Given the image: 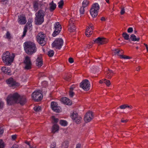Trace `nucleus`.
<instances>
[{
	"instance_id": "1",
	"label": "nucleus",
	"mask_w": 148,
	"mask_h": 148,
	"mask_svg": "<svg viewBox=\"0 0 148 148\" xmlns=\"http://www.w3.org/2000/svg\"><path fill=\"white\" fill-rule=\"evenodd\" d=\"M6 100L9 105L17 103L23 105L26 102V99L25 96H21L17 93L9 95L8 97Z\"/></svg>"
},
{
	"instance_id": "2",
	"label": "nucleus",
	"mask_w": 148,
	"mask_h": 148,
	"mask_svg": "<svg viewBox=\"0 0 148 148\" xmlns=\"http://www.w3.org/2000/svg\"><path fill=\"white\" fill-rule=\"evenodd\" d=\"M24 49L28 54H32L36 51V45L33 42L30 41L25 42L24 43Z\"/></svg>"
},
{
	"instance_id": "3",
	"label": "nucleus",
	"mask_w": 148,
	"mask_h": 148,
	"mask_svg": "<svg viewBox=\"0 0 148 148\" xmlns=\"http://www.w3.org/2000/svg\"><path fill=\"white\" fill-rule=\"evenodd\" d=\"M15 57L13 53H10L8 51L4 53L2 56V60L4 63L8 65H10L14 60Z\"/></svg>"
},
{
	"instance_id": "4",
	"label": "nucleus",
	"mask_w": 148,
	"mask_h": 148,
	"mask_svg": "<svg viewBox=\"0 0 148 148\" xmlns=\"http://www.w3.org/2000/svg\"><path fill=\"white\" fill-rule=\"evenodd\" d=\"M45 14L44 11L40 10L36 13L35 22L36 25L41 24L44 21V17Z\"/></svg>"
},
{
	"instance_id": "5",
	"label": "nucleus",
	"mask_w": 148,
	"mask_h": 148,
	"mask_svg": "<svg viewBox=\"0 0 148 148\" xmlns=\"http://www.w3.org/2000/svg\"><path fill=\"white\" fill-rule=\"evenodd\" d=\"M63 43V41L62 39H56L52 44V47L60 49L62 47Z\"/></svg>"
},
{
	"instance_id": "6",
	"label": "nucleus",
	"mask_w": 148,
	"mask_h": 148,
	"mask_svg": "<svg viewBox=\"0 0 148 148\" xmlns=\"http://www.w3.org/2000/svg\"><path fill=\"white\" fill-rule=\"evenodd\" d=\"M33 99L36 101L41 100L42 98V94L40 90H36L34 92L32 95Z\"/></svg>"
},
{
	"instance_id": "7",
	"label": "nucleus",
	"mask_w": 148,
	"mask_h": 148,
	"mask_svg": "<svg viewBox=\"0 0 148 148\" xmlns=\"http://www.w3.org/2000/svg\"><path fill=\"white\" fill-rule=\"evenodd\" d=\"M107 40L106 39L103 38H101L99 37L96 39L95 40H94L93 42L90 43V44L87 46L89 48L91 47L93 43H95L99 45L107 43Z\"/></svg>"
},
{
	"instance_id": "8",
	"label": "nucleus",
	"mask_w": 148,
	"mask_h": 148,
	"mask_svg": "<svg viewBox=\"0 0 148 148\" xmlns=\"http://www.w3.org/2000/svg\"><path fill=\"white\" fill-rule=\"evenodd\" d=\"M80 86L84 90L88 91L90 89V84L88 80L85 79L82 82Z\"/></svg>"
},
{
	"instance_id": "9",
	"label": "nucleus",
	"mask_w": 148,
	"mask_h": 148,
	"mask_svg": "<svg viewBox=\"0 0 148 148\" xmlns=\"http://www.w3.org/2000/svg\"><path fill=\"white\" fill-rule=\"evenodd\" d=\"M45 35L41 32L39 33L37 36V41L42 46H43L45 44Z\"/></svg>"
},
{
	"instance_id": "10",
	"label": "nucleus",
	"mask_w": 148,
	"mask_h": 148,
	"mask_svg": "<svg viewBox=\"0 0 148 148\" xmlns=\"http://www.w3.org/2000/svg\"><path fill=\"white\" fill-rule=\"evenodd\" d=\"M55 31L52 34L53 37H55L59 34L62 29V27L59 22L56 23L54 25Z\"/></svg>"
},
{
	"instance_id": "11",
	"label": "nucleus",
	"mask_w": 148,
	"mask_h": 148,
	"mask_svg": "<svg viewBox=\"0 0 148 148\" xmlns=\"http://www.w3.org/2000/svg\"><path fill=\"white\" fill-rule=\"evenodd\" d=\"M6 82L7 84L10 87H16L18 86L20 84L19 83L17 82L12 78H10L6 80Z\"/></svg>"
},
{
	"instance_id": "12",
	"label": "nucleus",
	"mask_w": 148,
	"mask_h": 148,
	"mask_svg": "<svg viewBox=\"0 0 148 148\" xmlns=\"http://www.w3.org/2000/svg\"><path fill=\"white\" fill-rule=\"evenodd\" d=\"M25 67V69L28 70L31 69L32 64L30 59L28 57H26L24 61Z\"/></svg>"
},
{
	"instance_id": "13",
	"label": "nucleus",
	"mask_w": 148,
	"mask_h": 148,
	"mask_svg": "<svg viewBox=\"0 0 148 148\" xmlns=\"http://www.w3.org/2000/svg\"><path fill=\"white\" fill-rule=\"evenodd\" d=\"M71 117L73 121L77 123H80L81 118L78 115L76 112H74L71 115Z\"/></svg>"
},
{
	"instance_id": "14",
	"label": "nucleus",
	"mask_w": 148,
	"mask_h": 148,
	"mask_svg": "<svg viewBox=\"0 0 148 148\" xmlns=\"http://www.w3.org/2000/svg\"><path fill=\"white\" fill-rule=\"evenodd\" d=\"M51 108L54 111L57 112H59L60 111V108L58 106V104L56 102H51Z\"/></svg>"
},
{
	"instance_id": "15",
	"label": "nucleus",
	"mask_w": 148,
	"mask_h": 148,
	"mask_svg": "<svg viewBox=\"0 0 148 148\" xmlns=\"http://www.w3.org/2000/svg\"><path fill=\"white\" fill-rule=\"evenodd\" d=\"M112 51L115 55H117L120 56V58L123 59H129L131 58L128 56H125L124 55H121L119 54V52H121L119 49H112Z\"/></svg>"
},
{
	"instance_id": "16",
	"label": "nucleus",
	"mask_w": 148,
	"mask_h": 148,
	"mask_svg": "<svg viewBox=\"0 0 148 148\" xmlns=\"http://www.w3.org/2000/svg\"><path fill=\"white\" fill-rule=\"evenodd\" d=\"M32 20L30 19L29 21H28V22L26 24V26L25 27L24 29L23 35L22 36V37H24L25 36L27 32V29L28 28H30L32 26Z\"/></svg>"
},
{
	"instance_id": "17",
	"label": "nucleus",
	"mask_w": 148,
	"mask_h": 148,
	"mask_svg": "<svg viewBox=\"0 0 148 148\" xmlns=\"http://www.w3.org/2000/svg\"><path fill=\"white\" fill-rule=\"evenodd\" d=\"M93 116L92 112H88L86 113L84 116V120L86 122L90 121L93 118Z\"/></svg>"
},
{
	"instance_id": "18",
	"label": "nucleus",
	"mask_w": 148,
	"mask_h": 148,
	"mask_svg": "<svg viewBox=\"0 0 148 148\" xmlns=\"http://www.w3.org/2000/svg\"><path fill=\"white\" fill-rule=\"evenodd\" d=\"M18 23L20 25H23L27 22L26 18L23 15H19L18 16Z\"/></svg>"
},
{
	"instance_id": "19",
	"label": "nucleus",
	"mask_w": 148,
	"mask_h": 148,
	"mask_svg": "<svg viewBox=\"0 0 148 148\" xmlns=\"http://www.w3.org/2000/svg\"><path fill=\"white\" fill-rule=\"evenodd\" d=\"M61 101L64 104L68 105H71L72 104L71 101L66 97H63L61 99Z\"/></svg>"
},
{
	"instance_id": "20",
	"label": "nucleus",
	"mask_w": 148,
	"mask_h": 148,
	"mask_svg": "<svg viewBox=\"0 0 148 148\" xmlns=\"http://www.w3.org/2000/svg\"><path fill=\"white\" fill-rule=\"evenodd\" d=\"M43 64L41 56H38L36 60V64L38 67H40Z\"/></svg>"
},
{
	"instance_id": "21",
	"label": "nucleus",
	"mask_w": 148,
	"mask_h": 148,
	"mask_svg": "<svg viewBox=\"0 0 148 148\" xmlns=\"http://www.w3.org/2000/svg\"><path fill=\"white\" fill-rule=\"evenodd\" d=\"M114 73L111 70L108 69L106 71V77L108 79H110L113 75Z\"/></svg>"
},
{
	"instance_id": "22",
	"label": "nucleus",
	"mask_w": 148,
	"mask_h": 148,
	"mask_svg": "<svg viewBox=\"0 0 148 148\" xmlns=\"http://www.w3.org/2000/svg\"><path fill=\"white\" fill-rule=\"evenodd\" d=\"M90 12L91 16L93 18H95L98 15V12L92 8H91L90 10Z\"/></svg>"
},
{
	"instance_id": "23",
	"label": "nucleus",
	"mask_w": 148,
	"mask_h": 148,
	"mask_svg": "<svg viewBox=\"0 0 148 148\" xmlns=\"http://www.w3.org/2000/svg\"><path fill=\"white\" fill-rule=\"evenodd\" d=\"M2 71L5 73L9 75L11 73L10 69L8 67L3 66L1 68Z\"/></svg>"
},
{
	"instance_id": "24",
	"label": "nucleus",
	"mask_w": 148,
	"mask_h": 148,
	"mask_svg": "<svg viewBox=\"0 0 148 148\" xmlns=\"http://www.w3.org/2000/svg\"><path fill=\"white\" fill-rule=\"evenodd\" d=\"M93 33V31L91 29L89 26L87 27L85 32V35L88 37H89Z\"/></svg>"
},
{
	"instance_id": "25",
	"label": "nucleus",
	"mask_w": 148,
	"mask_h": 148,
	"mask_svg": "<svg viewBox=\"0 0 148 148\" xmlns=\"http://www.w3.org/2000/svg\"><path fill=\"white\" fill-rule=\"evenodd\" d=\"M49 10L51 11H52L54 10L56 8V5L55 3L53 1H52L51 2L49 3Z\"/></svg>"
},
{
	"instance_id": "26",
	"label": "nucleus",
	"mask_w": 148,
	"mask_h": 148,
	"mask_svg": "<svg viewBox=\"0 0 148 148\" xmlns=\"http://www.w3.org/2000/svg\"><path fill=\"white\" fill-rule=\"evenodd\" d=\"M59 129V126L56 124H54L52 126L51 131L53 133H55L56 132H58Z\"/></svg>"
},
{
	"instance_id": "27",
	"label": "nucleus",
	"mask_w": 148,
	"mask_h": 148,
	"mask_svg": "<svg viewBox=\"0 0 148 148\" xmlns=\"http://www.w3.org/2000/svg\"><path fill=\"white\" fill-rule=\"evenodd\" d=\"M91 8H93L94 10H96V11L98 12L100 8L99 5L97 3L93 4L92 5Z\"/></svg>"
},
{
	"instance_id": "28",
	"label": "nucleus",
	"mask_w": 148,
	"mask_h": 148,
	"mask_svg": "<svg viewBox=\"0 0 148 148\" xmlns=\"http://www.w3.org/2000/svg\"><path fill=\"white\" fill-rule=\"evenodd\" d=\"M75 88V86L74 85H72L70 87L69 90V96L71 97H73L74 95V93L73 92L74 89Z\"/></svg>"
},
{
	"instance_id": "29",
	"label": "nucleus",
	"mask_w": 148,
	"mask_h": 148,
	"mask_svg": "<svg viewBox=\"0 0 148 148\" xmlns=\"http://www.w3.org/2000/svg\"><path fill=\"white\" fill-rule=\"evenodd\" d=\"M75 29V27L74 25L71 24L69 25L68 30L70 32H74Z\"/></svg>"
},
{
	"instance_id": "30",
	"label": "nucleus",
	"mask_w": 148,
	"mask_h": 148,
	"mask_svg": "<svg viewBox=\"0 0 148 148\" xmlns=\"http://www.w3.org/2000/svg\"><path fill=\"white\" fill-rule=\"evenodd\" d=\"M127 108H128L130 109H131L132 108V106H129L128 105H123L119 107L121 109H125Z\"/></svg>"
},
{
	"instance_id": "31",
	"label": "nucleus",
	"mask_w": 148,
	"mask_h": 148,
	"mask_svg": "<svg viewBox=\"0 0 148 148\" xmlns=\"http://www.w3.org/2000/svg\"><path fill=\"white\" fill-rule=\"evenodd\" d=\"M130 38L131 40L134 41H138L140 38H137L136 36L132 34Z\"/></svg>"
},
{
	"instance_id": "32",
	"label": "nucleus",
	"mask_w": 148,
	"mask_h": 148,
	"mask_svg": "<svg viewBox=\"0 0 148 148\" xmlns=\"http://www.w3.org/2000/svg\"><path fill=\"white\" fill-rule=\"evenodd\" d=\"M82 7L85 8L88 6L89 4V2L88 0H84L82 3Z\"/></svg>"
},
{
	"instance_id": "33",
	"label": "nucleus",
	"mask_w": 148,
	"mask_h": 148,
	"mask_svg": "<svg viewBox=\"0 0 148 148\" xmlns=\"http://www.w3.org/2000/svg\"><path fill=\"white\" fill-rule=\"evenodd\" d=\"M91 71L93 72H95L98 70V67L97 66H92L90 68Z\"/></svg>"
},
{
	"instance_id": "34",
	"label": "nucleus",
	"mask_w": 148,
	"mask_h": 148,
	"mask_svg": "<svg viewBox=\"0 0 148 148\" xmlns=\"http://www.w3.org/2000/svg\"><path fill=\"white\" fill-rule=\"evenodd\" d=\"M60 123L62 126H66L67 125V122L66 121L64 120H60Z\"/></svg>"
},
{
	"instance_id": "35",
	"label": "nucleus",
	"mask_w": 148,
	"mask_h": 148,
	"mask_svg": "<svg viewBox=\"0 0 148 148\" xmlns=\"http://www.w3.org/2000/svg\"><path fill=\"white\" fill-rule=\"evenodd\" d=\"M64 3V1L62 0H61L60 1L58 2V7L62 9V7Z\"/></svg>"
},
{
	"instance_id": "36",
	"label": "nucleus",
	"mask_w": 148,
	"mask_h": 148,
	"mask_svg": "<svg viewBox=\"0 0 148 148\" xmlns=\"http://www.w3.org/2000/svg\"><path fill=\"white\" fill-rule=\"evenodd\" d=\"M54 54V52L53 50H50L49 51L48 53V55L50 57H52L53 56Z\"/></svg>"
},
{
	"instance_id": "37",
	"label": "nucleus",
	"mask_w": 148,
	"mask_h": 148,
	"mask_svg": "<svg viewBox=\"0 0 148 148\" xmlns=\"http://www.w3.org/2000/svg\"><path fill=\"white\" fill-rule=\"evenodd\" d=\"M123 36L124 38L126 40H128L129 39V36L126 33H123Z\"/></svg>"
},
{
	"instance_id": "38",
	"label": "nucleus",
	"mask_w": 148,
	"mask_h": 148,
	"mask_svg": "<svg viewBox=\"0 0 148 148\" xmlns=\"http://www.w3.org/2000/svg\"><path fill=\"white\" fill-rule=\"evenodd\" d=\"M52 122L54 123H57L58 121V119L56 118L54 116H52L51 117Z\"/></svg>"
},
{
	"instance_id": "39",
	"label": "nucleus",
	"mask_w": 148,
	"mask_h": 148,
	"mask_svg": "<svg viewBox=\"0 0 148 148\" xmlns=\"http://www.w3.org/2000/svg\"><path fill=\"white\" fill-rule=\"evenodd\" d=\"M41 108L40 106H36L34 108V110L36 112H39L41 110Z\"/></svg>"
},
{
	"instance_id": "40",
	"label": "nucleus",
	"mask_w": 148,
	"mask_h": 148,
	"mask_svg": "<svg viewBox=\"0 0 148 148\" xmlns=\"http://www.w3.org/2000/svg\"><path fill=\"white\" fill-rule=\"evenodd\" d=\"M34 10L37 11L38 9V3L37 2H35L34 4Z\"/></svg>"
},
{
	"instance_id": "41",
	"label": "nucleus",
	"mask_w": 148,
	"mask_h": 148,
	"mask_svg": "<svg viewBox=\"0 0 148 148\" xmlns=\"http://www.w3.org/2000/svg\"><path fill=\"white\" fill-rule=\"evenodd\" d=\"M5 147L4 143L1 139H0V148H4Z\"/></svg>"
},
{
	"instance_id": "42",
	"label": "nucleus",
	"mask_w": 148,
	"mask_h": 148,
	"mask_svg": "<svg viewBox=\"0 0 148 148\" xmlns=\"http://www.w3.org/2000/svg\"><path fill=\"white\" fill-rule=\"evenodd\" d=\"M104 83L106 84V86H108L110 85V81L108 80H107L105 79V80L104 82Z\"/></svg>"
},
{
	"instance_id": "43",
	"label": "nucleus",
	"mask_w": 148,
	"mask_h": 148,
	"mask_svg": "<svg viewBox=\"0 0 148 148\" xmlns=\"http://www.w3.org/2000/svg\"><path fill=\"white\" fill-rule=\"evenodd\" d=\"M84 8L83 7H81L79 10L80 13L81 14H83L84 12Z\"/></svg>"
},
{
	"instance_id": "44",
	"label": "nucleus",
	"mask_w": 148,
	"mask_h": 148,
	"mask_svg": "<svg viewBox=\"0 0 148 148\" xmlns=\"http://www.w3.org/2000/svg\"><path fill=\"white\" fill-rule=\"evenodd\" d=\"M69 143L68 141H65L62 143V145L65 148H67L68 146Z\"/></svg>"
},
{
	"instance_id": "45",
	"label": "nucleus",
	"mask_w": 148,
	"mask_h": 148,
	"mask_svg": "<svg viewBox=\"0 0 148 148\" xmlns=\"http://www.w3.org/2000/svg\"><path fill=\"white\" fill-rule=\"evenodd\" d=\"M125 12V9L123 7H122L121 8V11L120 13L121 15L123 14Z\"/></svg>"
},
{
	"instance_id": "46",
	"label": "nucleus",
	"mask_w": 148,
	"mask_h": 148,
	"mask_svg": "<svg viewBox=\"0 0 148 148\" xmlns=\"http://www.w3.org/2000/svg\"><path fill=\"white\" fill-rule=\"evenodd\" d=\"M6 38L8 39H10L11 38V36L10 33L7 32L6 34Z\"/></svg>"
},
{
	"instance_id": "47",
	"label": "nucleus",
	"mask_w": 148,
	"mask_h": 148,
	"mask_svg": "<svg viewBox=\"0 0 148 148\" xmlns=\"http://www.w3.org/2000/svg\"><path fill=\"white\" fill-rule=\"evenodd\" d=\"M25 143L28 145L30 148H35L36 147L35 146H32L29 143V142L26 141L25 142Z\"/></svg>"
},
{
	"instance_id": "48",
	"label": "nucleus",
	"mask_w": 148,
	"mask_h": 148,
	"mask_svg": "<svg viewBox=\"0 0 148 148\" xmlns=\"http://www.w3.org/2000/svg\"><path fill=\"white\" fill-rule=\"evenodd\" d=\"M56 143L55 142L52 143L50 146V148H56Z\"/></svg>"
},
{
	"instance_id": "49",
	"label": "nucleus",
	"mask_w": 148,
	"mask_h": 148,
	"mask_svg": "<svg viewBox=\"0 0 148 148\" xmlns=\"http://www.w3.org/2000/svg\"><path fill=\"white\" fill-rule=\"evenodd\" d=\"M74 19L73 18H71L69 21V25H71V24L74 25Z\"/></svg>"
},
{
	"instance_id": "50",
	"label": "nucleus",
	"mask_w": 148,
	"mask_h": 148,
	"mask_svg": "<svg viewBox=\"0 0 148 148\" xmlns=\"http://www.w3.org/2000/svg\"><path fill=\"white\" fill-rule=\"evenodd\" d=\"M17 137V135L16 134L13 135L11 136V138L12 140H15Z\"/></svg>"
},
{
	"instance_id": "51",
	"label": "nucleus",
	"mask_w": 148,
	"mask_h": 148,
	"mask_svg": "<svg viewBox=\"0 0 148 148\" xmlns=\"http://www.w3.org/2000/svg\"><path fill=\"white\" fill-rule=\"evenodd\" d=\"M128 33H131L133 31V29L132 27H130L128 28L127 30Z\"/></svg>"
},
{
	"instance_id": "52",
	"label": "nucleus",
	"mask_w": 148,
	"mask_h": 148,
	"mask_svg": "<svg viewBox=\"0 0 148 148\" xmlns=\"http://www.w3.org/2000/svg\"><path fill=\"white\" fill-rule=\"evenodd\" d=\"M1 2L3 4H5L7 3L8 2V0H1Z\"/></svg>"
},
{
	"instance_id": "53",
	"label": "nucleus",
	"mask_w": 148,
	"mask_h": 148,
	"mask_svg": "<svg viewBox=\"0 0 148 148\" xmlns=\"http://www.w3.org/2000/svg\"><path fill=\"white\" fill-rule=\"evenodd\" d=\"M64 79L66 81H69L70 79V77L68 76H66L64 77Z\"/></svg>"
},
{
	"instance_id": "54",
	"label": "nucleus",
	"mask_w": 148,
	"mask_h": 148,
	"mask_svg": "<svg viewBox=\"0 0 148 148\" xmlns=\"http://www.w3.org/2000/svg\"><path fill=\"white\" fill-rule=\"evenodd\" d=\"M69 62L71 63H72L73 62V59L71 58H69Z\"/></svg>"
},
{
	"instance_id": "55",
	"label": "nucleus",
	"mask_w": 148,
	"mask_h": 148,
	"mask_svg": "<svg viewBox=\"0 0 148 148\" xmlns=\"http://www.w3.org/2000/svg\"><path fill=\"white\" fill-rule=\"evenodd\" d=\"M3 132V130L2 127H0V135L2 134Z\"/></svg>"
},
{
	"instance_id": "56",
	"label": "nucleus",
	"mask_w": 148,
	"mask_h": 148,
	"mask_svg": "<svg viewBox=\"0 0 148 148\" xmlns=\"http://www.w3.org/2000/svg\"><path fill=\"white\" fill-rule=\"evenodd\" d=\"M144 45L145 46L147 50V52L148 53V45L147 44L145 43H144Z\"/></svg>"
},
{
	"instance_id": "57",
	"label": "nucleus",
	"mask_w": 148,
	"mask_h": 148,
	"mask_svg": "<svg viewBox=\"0 0 148 148\" xmlns=\"http://www.w3.org/2000/svg\"><path fill=\"white\" fill-rule=\"evenodd\" d=\"M81 144H77L76 146V148H81Z\"/></svg>"
},
{
	"instance_id": "58",
	"label": "nucleus",
	"mask_w": 148,
	"mask_h": 148,
	"mask_svg": "<svg viewBox=\"0 0 148 148\" xmlns=\"http://www.w3.org/2000/svg\"><path fill=\"white\" fill-rule=\"evenodd\" d=\"M10 148H18V146L16 144H14Z\"/></svg>"
},
{
	"instance_id": "59",
	"label": "nucleus",
	"mask_w": 148,
	"mask_h": 148,
	"mask_svg": "<svg viewBox=\"0 0 148 148\" xmlns=\"http://www.w3.org/2000/svg\"><path fill=\"white\" fill-rule=\"evenodd\" d=\"M89 27H90V29H91L93 31V30L94 29L93 25L91 24H90L89 25Z\"/></svg>"
},
{
	"instance_id": "60",
	"label": "nucleus",
	"mask_w": 148,
	"mask_h": 148,
	"mask_svg": "<svg viewBox=\"0 0 148 148\" xmlns=\"http://www.w3.org/2000/svg\"><path fill=\"white\" fill-rule=\"evenodd\" d=\"M105 80V79H102L99 81V82L100 84H102L104 83V82Z\"/></svg>"
},
{
	"instance_id": "61",
	"label": "nucleus",
	"mask_w": 148,
	"mask_h": 148,
	"mask_svg": "<svg viewBox=\"0 0 148 148\" xmlns=\"http://www.w3.org/2000/svg\"><path fill=\"white\" fill-rule=\"evenodd\" d=\"M127 119L124 120L123 119H122L121 120V122H122L123 123H126V122H127Z\"/></svg>"
},
{
	"instance_id": "62",
	"label": "nucleus",
	"mask_w": 148,
	"mask_h": 148,
	"mask_svg": "<svg viewBox=\"0 0 148 148\" xmlns=\"http://www.w3.org/2000/svg\"><path fill=\"white\" fill-rule=\"evenodd\" d=\"M3 105V103L2 102H0V108H2Z\"/></svg>"
},
{
	"instance_id": "63",
	"label": "nucleus",
	"mask_w": 148,
	"mask_h": 148,
	"mask_svg": "<svg viewBox=\"0 0 148 148\" xmlns=\"http://www.w3.org/2000/svg\"><path fill=\"white\" fill-rule=\"evenodd\" d=\"M140 66H138L137 67L136 69V71H140Z\"/></svg>"
},
{
	"instance_id": "64",
	"label": "nucleus",
	"mask_w": 148,
	"mask_h": 148,
	"mask_svg": "<svg viewBox=\"0 0 148 148\" xmlns=\"http://www.w3.org/2000/svg\"><path fill=\"white\" fill-rule=\"evenodd\" d=\"M45 84L46 85V86H47V82L46 81L43 82L42 83V86H43V84Z\"/></svg>"
}]
</instances>
